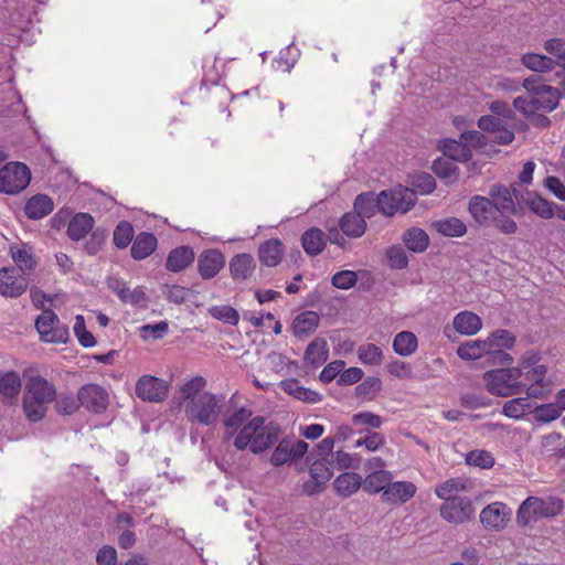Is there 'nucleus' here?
<instances>
[{
	"instance_id": "2f4dec72",
	"label": "nucleus",
	"mask_w": 565,
	"mask_h": 565,
	"mask_svg": "<svg viewBox=\"0 0 565 565\" xmlns=\"http://www.w3.org/2000/svg\"><path fill=\"white\" fill-rule=\"evenodd\" d=\"M333 486L339 495L348 498L360 489L362 477L356 472H343L335 478Z\"/></svg>"
},
{
	"instance_id": "5701e85b",
	"label": "nucleus",
	"mask_w": 565,
	"mask_h": 565,
	"mask_svg": "<svg viewBox=\"0 0 565 565\" xmlns=\"http://www.w3.org/2000/svg\"><path fill=\"white\" fill-rule=\"evenodd\" d=\"M53 209V200L46 194L39 193L26 201L24 213L30 220H41L51 214Z\"/></svg>"
},
{
	"instance_id": "b1692460",
	"label": "nucleus",
	"mask_w": 565,
	"mask_h": 565,
	"mask_svg": "<svg viewBox=\"0 0 565 565\" xmlns=\"http://www.w3.org/2000/svg\"><path fill=\"white\" fill-rule=\"evenodd\" d=\"M320 322V317L315 311H303L295 317L291 330L297 338H307L316 331Z\"/></svg>"
},
{
	"instance_id": "c85d7f7f",
	"label": "nucleus",
	"mask_w": 565,
	"mask_h": 565,
	"mask_svg": "<svg viewBox=\"0 0 565 565\" xmlns=\"http://www.w3.org/2000/svg\"><path fill=\"white\" fill-rule=\"evenodd\" d=\"M94 217L88 213H77L68 223L67 235L72 241H81L94 227Z\"/></svg>"
},
{
	"instance_id": "6e6552de",
	"label": "nucleus",
	"mask_w": 565,
	"mask_h": 565,
	"mask_svg": "<svg viewBox=\"0 0 565 565\" xmlns=\"http://www.w3.org/2000/svg\"><path fill=\"white\" fill-rule=\"evenodd\" d=\"M35 328L44 342L66 343L68 341V328L60 323L57 315L51 309L43 310L38 317Z\"/></svg>"
},
{
	"instance_id": "7ed1b4c3",
	"label": "nucleus",
	"mask_w": 565,
	"mask_h": 565,
	"mask_svg": "<svg viewBox=\"0 0 565 565\" xmlns=\"http://www.w3.org/2000/svg\"><path fill=\"white\" fill-rule=\"evenodd\" d=\"M520 367L495 369L483 374V382L488 392L500 397L520 395L524 392L526 383L521 381Z\"/></svg>"
},
{
	"instance_id": "7c9ffc66",
	"label": "nucleus",
	"mask_w": 565,
	"mask_h": 565,
	"mask_svg": "<svg viewBox=\"0 0 565 565\" xmlns=\"http://www.w3.org/2000/svg\"><path fill=\"white\" fill-rule=\"evenodd\" d=\"M280 387L284 392L299 401H303L307 403H317L321 399L320 394L310 388L301 386L300 382L296 379H288L281 381Z\"/></svg>"
},
{
	"instance_id": "423d86ee",
	"label": "nucleus",
	"mask_w": 565,
	"mask_h": 565,
	"mask_svg": "<svg viewBox=\"0 0 565 565\" xmlns=\"http://www.w3.org/2000/svg\"><path fill=\"white\" fill-rule=\"evenodd\" d=\"M380 195V212L385 216H393L396 213L405 214L412 210L417 202V195L411 188L397 185L383 190Z\"/></svg>"
},
{
	"instance_id": "a19ab883",
	"label": "nucleus",
	"mask_w": 565,
	"mask_h": 565,
	"mask_svg": "<svg viewBox=\"0 0 565 565\" xmlns=\"http://www.w3.org/2000/svg\"><path fill=\"white\" fill-rule=\"evenodd\" d=\"M10 255L20 273L28 274L35 269L36 262L33 254L25 247L11 246Z\"/></svg>"
},
{
	"instance_id": "49530a36",
	"label": "nucleus",
	"mask_w": 565,
	"mask_h": 565,
	"mask_svg": "<svg viewBox=\"0 0 565 565\" xmlns=\"http://www.w3.org/2000/svg\"><path fill=\"white\" fill-rule=\"evenodd\" d=\"M531 408L527 397H515L503 404L502 414L509 418L519 419Z\"/></svg>"
},
{
	"instance_id": "1a4fd4ad",
	"label": "nucleus",
	"mask_w": 565,
	"mask_h": 565,
	"mask_svg": "<svg viewBox=\"0 0 565 565\" xmlns=\"http://www.w3.org/2000/svg\"><path fill=\"white\" fill-rule=\"evenodd\" d=\"M523 87L532 93L537 111L550 113L558 105L559 94L557 89L541 82L540 75H532L523 81Z\"/></svg>"
},
{
	"instance_id": "3c124183",
	"label": "nucleus",
	"mask_w": 565,
	"mask_h": 565,
	"mask_svg": "<svg viewBox=\"0 0 565 565\" xmlns=\"http://www.w3.org/2000/svg\"><path fill=\"white\" fill-rule=\"evenodd\" d=\"M206 385V381L202 376H195L184 383L181 387V394L184 399V402H192L196 397L201 396V393H203V388Z\"/></svg>"
},
{
	"instance_id": "ea45409f",
	"label": "nucleus",
	"mask_w": 565,
	"mask_h": 565,
	"mask_svg": "<svg viewBox=\"0 0 565 565\" xmlns=\"http://www.w3.org/2000/svg\"><path fill=\"white\" fill-rule=\"evenodd\" d=\"M490 352L486 340H471L460 344L457 354L462 360H478Z\"/></svg>"
},
{
	"instance_id": "ddd939ff",
	"label": "nucleus",
	"mask_w": 565,
	"mask_h": 565,
	"mask_svg": "<svg viewBox=\"0 0 565 565\" xmlns=\"http://www.w3.org/2000/svg\"><path fill=\"white\" fill-rule=\"evenodd\" d=\"M25 275L15 267H3L0 269V295L10 298L20 297L28 288Z\"/></svg>"
},
{
	"instance_id": "052dcab7",
	"label": "nucleus",
	"mask_w": 565,
	"mask_h": 565,
	"mask_svg": "<svg viewBox=\"0 0 565 565\" xmlns=\"http://www.w3.org/2000/svg\"><path fill=\"white\" fill-rule=\"evenodd\" d=\"M460 404L468 409H479L490 406L491 401L483 394L465 393L460 397Z\"/></svg>"
},
{
	"instance_id": "39448f33",
	"label": "nucleus",
	"mask_w": 565,
	"mask_h": 565,
	"mask_svg": "<svg viewBox=\"0 0 565 565\" xmlns=\"http://www.w3.org/2000/svg\"><path fill=\"white\" fill-rule=\"evenodd\" d=\"M563 508L564 502L557 497H527L518 510L516 522L520 525H527L544 518H553L559 514Z\"/></svg>"
},
{
	"instance_id": "f257e3e1",
	"label": "nucleus",
	"mask_w": 565,
	"mask_h": 565,
	"mask_svg": "<svg viewBox=\"0 0 565 565\" xmlns=\"http://www.w3.org/2000/svg\"><path fill=\"white\" fill-rule=\"evenodd\" d=\"M280 435L281 428L277 423L267 422L264 416H255L235 436L233 446L239 451L248 449L252 454L259 455L271 448Z\"/></svg>"
},
{
	"instance_id": "e2e57ef3",
	"label": "nucleus",
	"mask_w": 565,
	"mask_h": 565,
	"mask_svg": "<svg viewBox=\"0 0 565 565\" xmlns=\"http://www.w3.org/2000/svg\"><path fill=\"white\" fill-rule=\"evenodd\" d=\"M78 396L73 395H60L56 397L55 409L61 415H72L79 407Z\"/></svg>"
},
{
	"instance_id": "9b49d317",
	"label": "nucleus",
	"mask_w": 565,
	"mask_h": 565,
	"mask_svg": "<svg viewBox=\"0 0 565 565\" xmlns=\"http://www.w3.org/2000/svg\"><path fill=\"white\" fill-rule=\"evenodd\" d=\"M169 386L166 381L152 376L142 375L138 379L135 393L143 402L160 403L168 396Z\"/></svg>"
},
{
	"instance_id": "412c9836",
	"label": "nucleus",
	"mask_w": 565,
	"mask_h": 565,
	"mask_svg": "<svg viewBox=\"0 0 565 565\" xmlns=\"http://www.w3.org/2000/svg\"><path fill=\"white\" fill-rule=\"evenodd\" d=\"M284 244L278 238H270L262 243L258 247V259L267 267L277 266L284 256Z\"/></svg>"
},
{
	"instance_id": "c756f323",
	"label": "nucleus",
	"mask_w": 565,
	"mask_h": 565,
	"mask_svg": "<svg viewBox=\"0 0 565 565\" xmlns=\"http://www.w3.org/2000/svg\"><path fill=\"white\" fill-rule=\"evenodd\" d=\"M353 209L363 220L371 218L380 212V195H375L374 192H363L355 198Z\"/></svg>"
},
{
	"instance_id": "bf43d9fd",
	"label": "nucleus",
	"mask_w": 565,
	"mask_h": 565,
	"mask_svg": "<svg viewBox=\"0 0 565 565\" xmlns=\"http://www.w3.org/2000/svg\"><path fill=\"white\" fill-rule=\"evenodd\" d=\"M534 418L539 423H551L561 416V411L554 404L539 405L534 408Z\"/></svg>"
},
{
	"instance_id": "4d7b16f0",
	"label": "nucleus",
	"mask_w": 565,
	"mask_h": 565,
	"mask_svg": "<svg viewBox=\"0 0 565 565\" xmlns=\"http://www.w3.org/2000/svg\"><path fill=\"white\" fill-rule=\"evenodd\" d=\"M388 266L393 269H404L408 265V257L399 245H394L386 250Z\"/></svg>"
},
{
	"instance_id": "de8ad7c7",
	"label": "nucleus",
	"mask_w": 565,
	"mask_h": 565,
	"mask_svg": "<svg viewBox=\"0 0 565 565\" xmlns=\"http://www.w3.org/2000/svg\"><path fill=\"white\" fill-rule=\"evenodd\" d=\"M134 238V227L128 221H121L118 223L114 231L113 241L117 248H126Z\"/></svg>"
},
{
	"instance_id": "13d9d810",
	"label": "nucleus",
	"mask_w": 565,
	"mask_h": 565,
	"mask_svg": "<svg viewBox=\"0 0 565 565\" xmlns=\"http://www.w3.org/2000/svg\"><path fill=\"white\" fill-rule=\"evenodd\" d=\"M211 315L213 318L232 326H236L239 321L238 311L231 306H215L211 309Z\"/></svg>"
},
{
	"instance_id": "8fccbe9b",
	"label": "nucleus",
	"mask_w": 565,
	"mask_h": 565,
	"mask_svg": "<svg viewBox=\"0 0 565 565\" xmlns=\"http://www.w3.org/2000/svg\"><path fill=\"white\" fill-rule=\"evenodd\" d=\"M434 173L440 179H452L458 178L459 169L455 164V161L448 158H439L433 163Z\"/></svg>"
},
{
	"instance_id": "e433bc0d",
	"label": "nucleus",
	"mask_w": 565,
	"mask_h": 565,
	"mask_svg": "<svg viewBox=\"0 0 565 565\" xmlns=\"http://www.w3.org/2000/svg\"><path fill=\"white\" fill-rule=\"evenodd\" d=\"M405 246L414 253H423L429 245V236L418 227H411L403 234Z\"/></svg>"
},
{
	"instance_id": "bb28decb",
	"label": "nucleus",
	"mask_w": 565,
	"mask_h": 565,
	"mask_svg": "<svg viewBox=\"0 0 565 565\" xmlns=\"http://www.w3.org/2000/svg\"><path fill=\"white\" fill-rule=\"evenodd\" d=\"M158 241L154 234L148 232L139 233L132 242L130 254L136 260H142L150 256L156 247Z\"/></svg>"
},
{
	"instance_id": "2eb2a0df",
	"label": "nucleus",
	"mask_w": 565,
	"mask_h": 565,
	"mask_svg": "<svg viewBox=\"0 0 565 565\" xmlns=\"http://www.w3.org/2000/svg\"><path fill=\"white\" fill-rule=\"evenodd\" d=\"M254 417L252 409L245 406H241L233 412L226 409L222 419L224 426L223 439L234 441L239 430H242L249 420H253Z\"/></svg>"
},
{
	"instance_id": "774afa93",
	"label": "nucleus",
	"mask_w": 565,
	"mask_h": 565,
	"mask_svg": "<svg viewBox=\"0 0 565 565\" xmlns=\"http://www.w3.org/2000/svg\"><path fill=\"white\" fill-rule=\"evenodd\" d=\"M532 93H529L524 96H519L513 100V106L516 110L522 113L525 116H531L537 113V107L535 105V99H533Z\"/></svg>"
},
{
	"instance_id": "9d476101",
	"label": "nucleus",
	"mask_w": 565,
	"mask_h": 565,
	"mask_svg": "<svg viewBox=\"0 0 565 565\" xmlns=\"http://www.w3.org/2000/svg\"><path fill=\"white\" fill-rule=\"evenodd\" d=\"M440 515L449 523L461 524L473 518L475 508L470 498L456 497L441 504Z\"/></svg>"
},
{
	"instance_id": "6ab92c4d",
	"label": "nucleus",
	"mask_w": 565,
	"mask_h": 565,
	"mask_svg": "<svg viewBox=\"0 0 565 565\" xmlns=\"http://www.w3.org/2000/svg\"><path fill=\"white\" fill-rule=\"evenodd\" d=\"M225 266V257L218 249H206L198 258V271L203 279L214 278Z\"/></svg>"
},
{
	"instance_id": "a18cd8bd",
	"label": "nucleus",
	"mask_w": 565,
	"mask_h": 565,
	"mask_svg": "<svg viewBox=\"0 0 565 565\" xmlns=\"http://www.w3.org/2000/svg\"><path fill=\"white\" fill-rule=\"evenodd\" d=\"M358 356L363 364L376 366L383 362L384 353L380 347L365 343L359 347Z\"/></svg>"
},
{
	"instance_id": "4468645a",
	"label": "nucleus",
	"mask_w": 565,
	"mask_h": 565,
	"mask_svg": "<svg viewBox=\"0 0 565 565\" xmlns=\"http://www.w3.org/2000/svg\"><path fill=\"white\" fill-rule=\"evenodd\" d=\"M78 401L88 411L100 414L108 406V393L100 385L86 384L78 390Z\"/></svg>"
},
{
	"instance_id": "338daca9",
	"label": "nucleus",
	"mask_w": 565,
	"mask_h": 565,
	"mask_svg": "<svg viewBox=\"0 0 565 565\" xmlns=\"http://www.w3.org/2000/svg\"><path fill=\"white\" fill-rule=\"evenodd\" d=\"M460 139L466 143L469 149H482L488 143V137L477 130L463 131L460 135Z\"/></svg>"
},
{
	"instance_id": "20e7f679",
	"label": "nucleus",
	"mask_w": 565,
	"mask_h": 565,
	"mask_svg": "<svg viewBox=\"0 0 565 565\" xmlns=\"http://www.w3.org/2000/svg\"><path fill=\"white\" fill-rule=\"evenodd\" d=\"M223 406V395L203 392L200 397L185 403L184 412L189 422L198 423L203 426H212L217 422Z\"/></svg>"
},
{
	"instance_id": "58836bf2",
	"label": "nucleus",
	"mask_w": 565,
	"mask_h": 565,
	"mask_svg": "<svg viewBox=\"0 0 565 565\" xmlns=\"http://www.w3.org/2000/svg\"><path fill=\"white\" fill-rule=\"evenodd\" d=\"M393 476L386 470H375L369 473L363 482V490L369 493H379L390 486Z\"/></svg>"
},
{
	"instance_id": "680f3d73",
	"label": "nucleus",
	"mask_w": 565,
	"mask_h": 565,
	"mask_svg": "<svg viewBox=\"0 0 565 565\" xmlns=\"http://www.w3.org/2000/svg\"><path fill=\"white\" fill-rule=\"evenodd\" d=\"M467 463L480 468H491L494 463V458L487 450H472L467 454Z\"/></svg>"
},
{
	"instance_id": "72a5a7b5",
	"label": "nucleus",
	"mask_w": 565,
	"mask_h": 565,
	"mask_svg": "<svg viewBox=\"0 0 565 565\" xmlns=\"http://www.w3.org/2000/svg\"><path fill=\"white\" fill-rule=\"evenodd\" d=\"M329 355L327 341L316 338L306 349L305 361L313 367L322 365Z\"/></svg>"
},
{
	"instance_id": "a878e982",
	"label": "nucleus",
	"mask_w": 565,
	"mask_h": 565,
	"mask_svg": "<svg viewBox=\"0 0 565 565\" xmlns=\"http://www.w3.org/2000/svg\"><path fill=\"white\" fill-rule=\"evenodd\" d=\"M194 260V252L190 246H180L172 249L167 257L166 268L179 273L189 267Z\"/></svg>"
},
{
	"instance_id": "dca6fc26",
	"label": "nucleus",
	"mask_w": 565,
	"mask_h": 565,
	"mask_svg": "<svg viewBox=\"0 0 565 565\" xmlns=\"http://www.w3.org/2000/svg\"><path fill=\"white\" fill-rule=\"evenodd\" d=\"M309 475L311 480L306 481L302 489L307 494L312 495L320 492L332 478L333 467L327 460L317 459L310 465Z\"/></svg>"
},
{
	"instance_id": "79ce46f5",
	"label": "nucleus",
	"mask_w": 565,
	"mask_h": 565,
	"mask_svg": "<svg viewBox=\"0 0 565 565\" xmlns=\"http://www.w3.org/2000/svg\"><path fill=\"white\" fill-rule=\"evenodd\" d=\"M434 227L438 233L448 237H460L467 233L466 224L457 217L436 221Z\"/></svg>"
},
{
	"instance_id": "f3484780",
	"label": "nucleus",
	"mask_w": 565,
	"mask_h": 565,
	"mask_svg": "<svg viewBox=\"0 0 565 565\" xmlns=\"http://www.w3.org/2000/svg\"><path fill=\"white\" fill-rule=\"evenodd\" d=\"M511 509L503 502L488 504L480 512V522L486 529L500 531L511 518Z\"/></svg>"
},
{
	"instance_id": "09e8293b",
	"label": "nucleus",
	"mask_w": 565,
	"mask_h": 565,
	"mask_svg": "<svg viewBox=\"0 0 565 565\" xmlns=\"http://www.w3.org/2000/svg\"><path fill=\"white\" fill-rule=\"evenodd\" d=\"M381 388V379L376 376H367L355 387V395L364 399H372Z\"/></svg>"
},
{
	"instance_id": "f8f14e48",
	"label": "nucleus",
	"mask_w": 565,
	"mask_h": 565,
	"mask_svg": "<svg viewBox=\"0 0 565 565\" xmlns=\"http://www.w3.org/2000/svg\"><path fill=\"white\" fill-rule=\"evenodd\" d=\"M489 196L498 213L518 215V209L514 199L521 203L523 194L515 188L510 190L505 185L494 184L490 188Z\"/></svg>"
},
{
	"instance_id": "69168bd1",
	"label": "nucleus",
	"mask_w": 565,
	"mask_h": 565,
	"mask_svg": "<svg viewBox=\"0 0 565 565\" xmlns=\"http://www.w3.org/2000/svg\"><path fill=\"white\" fill-rule=\"evenodd\" d=\"M352 423L376 429L382 426L383 419L372 412H360L352 416Z\"/></svg>"
},
{
	"instance_id": "864d4df0",
	"label": "nucleus",
	"mask_w": 565,
	"mask_h": 565,
	"mask_svg": "<svg viewBox=\"0 0 565 565\" xmlns=\"http://www.w3.org/2000/svg\"><path fill=\"white\" fill-rule=\"evenodd\" d=\"M415 194L419 192L420 194H429L436 188V181L434 177L427 172H420L412 178L411 182Z\"/></svg>"
},
{
	"instance_id": "f03ea898",
	"label": "nucleus",
	"mask_w": 565,
	"mask_h": 565,
	"mask_svg": "<svg viewBox=\"0 0 565 565\" xmlns=\"http://www.w3.org/2000/svg\"><path fill=\"white\" fill-rule=\"evenodd\" d=\"M56 387L43 376L28 377L22 397V406L28 420L38 423L47 412V405L56 399Z\"/></svg>"
},
{
	"instance_id": "a211bd4d",
	"label": "nucleus",
	"mask_w": 565,
	"mask_h": 565,
	"mask_svg": "<svg viewBox=\"0 0 565 565\" xmlns=\"http://www.w3.org/2000/svg\"><path fill=\"white\" fill-rule=\"evenodd\" d=\"M468 211L473 221L479 225L487 227L492 223L497 211L490 198L473 195L469 200Z\"/></svg>"
},
{
	"instance_id": "6e6d98bb",
	"label": "nucleus",
	"mask_w": 565,
	"mask_h": 565,
	"mask_svg": "<svg viewBox=\"0 0 565 565\" xmlns=\"http://www.w3.org/2000/svg\"><path fill=\"white\" fill-rule=\"evenodd\" d=\"M73 329H74V333H75L76 338L78 339V342L84 348H92L96 344V340H95L94 335L92 334V332L87 331V329H86L85 320H84L83 316H81V315L76 316Z\"/></svg>"
},
{
	"instance_id": "cd10ccee",
	"label": "nucleus",
	"mask_w": 565,
	"mask_h": 565,
	"mask_svg": "<svg viewBox=\"0 0 565 565\" xmlns=\"http://www.w3.org/2000/svg\"><path fill=\"white\" fill-rule=\"evenodd\" d=\"M339 227L344 235L351 238L361 237L366 231V222L354 210L344 213L339 220Z\"/></svg>"
},
{
	"instance_id": "c9c22d12",
	"label": "nucleus",
	"mask_w": 565,
	"mask_h": 565,
	"mask_svg": "<svg viewBox=\"0 0 565 565\" xmlns=\"http://www.w3.org/2000/svg\"><path fill=\"white\" fill-rule=\"evenodd\" d=\"M522 202L531 210L532 213L536 214L542 218H552L554 216L553 203L543 199L537 194L527 193L526 196H521Z\"/></svg>"
},
{
	"instance_id": "0e129e2a",
	"label": "nucleus",
	"mask_w": 565,
	"mask_h": 565,
	"mask_svg": "<svg viewBox=\"0 0 565 565\" xmlns=\"http://www.w3.org/2000/svg\"><path fill=\"white\" fill-rule=\"evenodd\" d=\"M358 281V275L353 270H341L333 275L331 282L335 288L349 289Z\"/></svg>"
},
{
	"instance_id": "0eeeda50",
	"label": "nucleus",
	"mask_w": 565,
	"mask_h": 565,
	"mask_svg": "<svg viewBox=\"0 0 565 565\" xmlns=\"http://www.w3.org/2000/svg\"><path fill=\"white\" fill-rule=\"evenodd\" d=\"M31 182L29 167L19 161L6 163L0 170V193L15 195L21 193Z\"/></svg>"
},
{
	"instance_id": "37998d69",
	"label": "nucleus",
	"mask_w": 565,
	"mask_h": 565,
	"mask_svg": "<svg viewBox=\"0 0 565 565\" xmlns=\"http://www.w3.org/2000/svg\"><path fill=\"white\" fill-rule=\"evenodd\" d=\"M21 386L18 373L10 371L0 375V394L3 398L15 399L20 394Z\"/></svg>"
},
{
	"instance_id": "473e14b6",
	"label": "nucleus",
	"mask_w": 565,
	"mask_h": 565,
	"mask_svg": "<svg viewBox=\"0 0 565 565\" xmlns=\"http://www.w3.org/2000/svg\"><path fill=\"white\" fill-rule=\"evenodd\" d=\"M301 243L307 254L317 256L323 250L327 244L326 234L317 227L309 228L303 233Z\"/></svg>"
},
{
	"instance_id": "603ef678",
	"label": "nucleus",
	"mask_w": 565,
	"mask_h": 565,
	"mask_svg": "<svg viewBox=\"0 0 565 565\" xmlns=\"http://www.w3.org/2000/svg\"><path fill=\"white\" fill-rule=\"evenodd\" d=\"M288 461H292L291 457V441L284 438L281 439L270 456V463L275 467H280Z\"/></svg>"
},
{
	"instance_id": "4be33fe9",
	"label": "nucleus",
	"mask_w": 565,
	"mask_h": 565,
	"mask_svg": "<svg viewBox=\"0 0 565 565\" xmlns=\"http://www.w3.org/2000/svg\"><path fill=\"white\" fill-rule=\"evenodd\" d=\"M228 268L234 280H247L256 268V262L250 254L241 253L231 258Z\"/></svg>"
},
{
	"instance_id": "c03bdc74",
	"label": "nucleus",
	"mask_w": 565,
	"mask_h": 565,
	"mask_svg": "<svg viewBox=\"0 0 565 565\" xmlns=\"http://www.w3.org/2000/svg\"><path fill=\"white\" fill-rule=\"evenodd\" d=\"M515 340L516 339L514 334H512V332H510L509 330L498 329L491 332L486 341L490 352H492V350L498 349H512L515 344Z\"/></svg>"
},
{
	"instance_id": "f704fd0d",
	"label": "nucleus",
	"mask_w": 565,
	"mask_h": 565,
	"mask_svg": "<svg viewBox=\"0 0 565 565\" xmlns=\"http://www.w3.org/2000/svg\"><path fill=\"white\" fill-rule=\"evenodd\" d=\"M441 151L446 158L458 162H467L472 157L471 150L461 139L459 141L454 139L445 140Z\"/></svg>"
},
{
	"instance_id": "5fc2aeb1",
	"label": "nucleus",
	"mask_w": 565,
	"mask_h": 565,
	"mask_svg": "<svg viewBox=\"0 0 565 565\" xmlns=\"http://www.w3.org/2000/svg\"><path fill=\"white\" fill-rule=\"evenodd\" d=\"M522 63L525 67L535 72H545L553 67L552 58L540 54H525L522 57Z\"/></svg>"
},
{
	"instance_id": "aec40b11",
	"label": "nucleus",
	"mask_w": 565,
	"mask_h": 565,
	"mask_svg": "<svg viewBox=\"0 0 565 565\" xmlns=\"http://www.w3.org/2000/svg\"><path fill=\"white\" fill-rule=\"evenodd\" d=\"M416 493V487L412 482L396 481L390 482V486L382 493V501L385 503H404L413 498Z\"/></svg>"
},
{
	"instance_id": "4c0bfd02",
	"label": "nucleus",
	"mask_w": 565,
	"mask_h": 565,
	"mask_svg": "<svg viewBox=\"0 0 565 565\" xmlns=\"http://www.w3.org/2000/svg\"><path fill=\"white\" fill-rule=\"evenodd\" d=\"M417 348V338L411 331H402L393 339V350L399 356H409L416 352Z\"/></svg>"
},
{
	"instance_id": "393cba45",
	"label": "nucleus",
	"mask_w": 565,
	"mask_h": 565,
	"mask_svg": "<svg viewBox=\"0 0 565 565\" xmlns=\"http://www.w3.org/2000/svg\"><path fill=\"white\" fill-rule=\"evenodd\" d=\"M452 326L460 334L475 335L481 330L482 321L477 313L465 310L454 317Z\"/></svg>"
}]
</instances>
